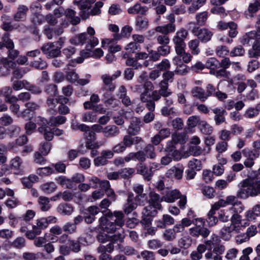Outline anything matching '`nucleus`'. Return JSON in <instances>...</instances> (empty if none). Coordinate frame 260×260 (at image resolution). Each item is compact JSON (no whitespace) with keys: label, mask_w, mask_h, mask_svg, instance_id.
<instances>
[{"label":"nucleus","mask_w":260,"mask_h":260,"mask_svg":"<svg viewBox=\"0 0 260 260\" xmlns=\"http://www.w3.org/2000/svg\"><path fill=\"white\" fill-rule=\"evenodd\" d=\"M102 229L107 233H114L120 229L124 224V215L121 211H114L106 216L100 218Z\"/></svg>","instance_id":"f257e3e1"},{"label":"nucleus","mask_w":260,"mask_h":260,"mask_svg":"<svg viewBox=\"0 0 260 260\" xmlns=\"http://www.w3.org/2000/svg\"><path fill=\"white\" fill-rule=\"evenodd\" d=\"M237 196L242 199L255 197L260 194V178H247L241 181L238 185Z\"/></svg>","instance_id":"f03ea898"},{"label":"nucleus","mask_w":260,"mask_h":260,"mask_svg":"<svg viewBox=\"0 0 260 260\" xmlns=\"http://www.w3.org/2000/svg\"><path fill=\"white\" fill-rule=\"evenodd\" d=\"M208 250L213 249V253L215 255L222 254L225 250V246L221 244V240L219 237L213 234L210 240H206L205 242Z\"/></svg>","instance_id":"7ed1b4c3"},{"label":"nucleus","mask_w":260,"mask_h":260,"mask_svg":"<svg viewBox=\"0 0 260 260\" xmlns=\"http://www.w3.org/2000/svg\"><path fill=\"white\" fill-rule=\"evenodd\" d=\"M152 83L150 81H146L143 86L136 85V89L140 93V99L143 102H147L150 99V92L153 89Z\"/></svg>","instance_id":"20e7f679"},{"label":"nucleus","mask_w":260,"mask_h":260,"mask_svg":"<svg viewBox=\"0 0 260 260\" xmlns=\"http://www.w3.org/2000/svg\"><path fill=\"white\" fill-rule=\"evenodd\" d=\"M240 226H234L233 224L224 225L220 230V238L225 241H230L235 233H239Z\"/></svg>","instance_id":"39448f33"},{"label":"nucleus","mask_w":260,"mask_h":260,"mask_svg":"<svg viewBox=\"0 0 260 260\" xmlns=\"http://www.w3.org/2000/svg\"><path fill=\"white\" fill-rule=\"evenodd\" d=\"M91 76L86 75L84 79H79V75L73 70L69 71L66 75V79L70 83L80 85H85L90 82Z\"/></svg>","instance_id":"423d86ee"},{"label":"nucleus","mask_w":260,"mask_h":260,"mask_svg":"<svg viewBox=\"0 0 260 260\" xmlns=\"http://www.w3.org/2000/svg\"><path fill=\"white\" fill-rule=\"evenodd\" d=\"M191 32L202 43H207L211 40L213 35L210 30L205 28L200 29L198 27H194Z\"/></svg>","instance_id":"0eeeda50"},{"label":"nucleus","mask_w":260,"mask_h":260,"mask_svg":"<svg viewBox=\"0 0 260 260\" xmlns=\"http://www.w3.org/2000/svg\"><path fill=\"white\" fill-rule=\"evenodd\" d=\"M95 2V0H75V3L81 10L80 15L83 19H86L88 17L91 5Z\"/></svg>","instance_id":"6e6552de"},{"label":"nucleus","mask_w":260,"mask_h":260,"mask_svg":"<svg viewBox=\"0 0 260 260\" xmlns=\"http://www.w3.org/2000/svg\"><path fill=\"white\" fill-rule=\"evenodd\" d=\"M41 49L43 52L49 58L57 57L61 53L59 47H58L54 43L46 44L42 47Z\"/></svg>","instance_id":"1a4fd4ad"},{"label":"nucleus","mask_w":260,"mask_h":260,"mask_svg":"<svg viewBox=\"0 0 260 260\" xmlns=\"http://www.w3.org/2000/svg\"><path fill=\"white\" fill-rule=\"evenodd\" d=\"M85 135L87 139L85 144L87 148L89 149H96L103 145V143L101 142H94L96 139L95 134L92 130L91 131L90 128L85 133Z\"/></svg>","instance_id":"9d476101"},{"label":"nucleus","mask_w":260,"mask_h":260,"mask_svg":"<svg viewBox=\"0 0 260 260\" xmlns=\"http://www.w3.org/2000/svg\"><path fill=\"white\" fill-rule=\"evenodd\" d=\"M4 41L6 43V48L8 49V58L10 59L14 60L19 55V51L14 49V44L12 40H8L7 37H5Z\"/></svg>","instance_id":"9b49d317"},{"label":"nucleus","mask_w":260,"mask_h":260,"mask_svg":"<svg viewBox=\"0 0 260 260\" xmlns=\"http://www.w3.org/2000/svg\"><path fill=\"white\" fill-rule=\"evenodd\" d=\"M183 170V167L178 164L170 169L166 173V176L169 178L180 179L182 177Z\"/></svg>","instance_id":"f8f14e48"},{"label":"nucleus","mask_w":260,"mask_h":260,"mask_svg":"<svg viewBox=\"0 0 260 260\" xmlns=\"http://www.w3.org/2000/svg\"><path fill=\"white\" fill-rule=\"evenodd\" d=\"M137 204L134 200V193L129 192L126 202L123 205V209L125 214H128L137 207Z\"/></svg>","instance_id":"ddd939ff"},{"label":"nucleus","mask_w":260,"mask_h":260,"mask_svg":"<svg viewBox=\"0 0 260 260\" xmlns=\"http://www.w3.org/2000/svg\"><path fill=\"white\" fill-rule=\"evenodd\" d=\"M116 40L115 39H106L102 41V46L103 48L109 47L108 50L112 53L120 51L121 49L120 46L118 45H113Z\"/></svg>","instance_id":"4468645a"},{"label":"nucleus","mask_w":260,"mask_h":260,"mask_svg":"<svg viewBox=\"0 0 260 260\" xmlns=\"http://www.w3.org/2000/svg\"><path fill=\"white\" fill-rule=\"evenodd\" d=\"M188 35V31L184 28H181L176 31L173 38V42L174 44L185 43L184 41Z\"/></svg>","instance_id":"2eb2a0df"},{"label":"nucleus","mask_w":260,"mask_h":260,"mask_svg":"<svg viewBox=\"0 0 260 260\" xmlns=\"http://www.w3.org/2000/svg\"><path fill=\"white\" fill-rule=\"evenodd\" d=\"M217 89H221L226 92H232L234 91L235 87L234 85L233 80L231 79L228 80L221 81L217 86Z\"/></svg>","instance_id":"dca6fc26"},{"label":"nucleus","mask_w":260,"mask_h":260,"mask_svg":"<svg viewBox=\"0 0 260 260\" xmlns=\"http://www.w3.org/2000/svg\"><path fill=\"white\" fill-rule=\"evenodd\" d=\"M28 8L27 6L21 5L17 8V12L14 15L13 18L16 21H24L26 17Z\"/></svg>","instance_id":"f3484780"},{"label":"nucleus","mask_w":260,"mask_h":260,"mask_svg":"<svg viewBox=\"0 0 260 260\" xmlns=\"http://www.w3.org/2000/svg\"><path fill=\"white\" fill-rule=\"evenodd\" d=\"M180 197V192L177 189H174L168 191L165 195L161 198V201H165L167 203H173L177 199Z\"/></svg>","instance_id":"a211bd4d"},{"label":"nucleus","mask_w":260,"mask_h":260,"mask_svg":"<svg viewBox=\"0 0 260 260\" xmlns=\"http://www.w3.org/2000/svg\"><path fill=\"white\" fill-rule=\"evenodd\" d=\"M212 111L215 114L214 120L216 125H219L225 121L224 115L226 112L223 108H216L212 109Z\"/></svg>","instance_id":"6ab92c4d"},{"label":"nucleus","mask_w":260,"mask_h":260,"mask_svg":"<svg viewBox=\"0 0 260 260\" xmlns=\"http://www.w3.org/2000/svg\"><path fill=\"white\" fill-rule=\"evenodd\" d=\"M189 152L191 155L194 156H199L200 155H206L210 151V148L207 149L205 148H202L198 145L190 146L188 149Z\"/></svg>","instance_id":"aec40b11"},{"label":"nucleus","mask_w":260,"mask_h":260,"mask_svg":"<svg viewBox=\"0 0 260 260\" xmlns=\"http://www.w3.org/2000/svg\"><path fill=\"white\" fill-rule=\"evenodd\" d=\"M10 166L15 174H20L23 171L22 160L19 156H16L12 159Z\"/></svg>","instance_id":"412c9836"},{"label":"nucleus","mask_w":260,"mask_h":260,"mask_svg":"<svg viewBox=\"0 0 260 260\" xmlns=\"http://www.w3.org/2000/svg\"><path fill=\"white\" fill-rule=\"evenodd\" d=\"M148 10V8L147 7L142 6L140 4L136 3L134 6L128 9L127 12L130 14H140L145 15Z\"/></svg>","instance_id":"4be33fe9"},{"label":"nucleus","mask_w":260,"mask_h":260,"mask_svg":"<svg viewBox=\"0 0 260 260\" xmlns=\"http://www.w3.org/2000/svg\"><path fill=\"white\" fill-rule=\"evenodd\" d=\"M149 197L150 199L148 201L149 204L152 206L154 209H158V210L161 209V205L160 203L162 201H161L159 196L154 192H150Z\"/></svg>","instance_id":"5701e85b"},{"label":"nucleus","mask_w":260,"mask_h":260,"mask_svg":"<svg viewBox=\"0 0 260 260\" xmlns=\"http://www.w3.org/2000/svg\"><path fill=\"white\" fill-rule=\"evenodd\" d=\"M176 29V26L174 23H168L166 25L157 26L155 28L157 32L162 34L164 35H167L169 33L174 32Z\"/></svg>","instance_id":"b1692460"},{"label":"nucleus","mask_w":260,"mask_h":260,"mask_svg":"<svg viewBox=\"0 0 260 260\" xmlns=\"http://www.w3.org/2000/svg\"><path fill=\"white\" fill-rule=\"evenodd\" d=\"M56 210L62 215H70L73 212L74 208L69 204L61 203L57 206Z\"/></svg>","instance_id":"393cba45"},{"label":"nucleus","mask_w":260,"mask_h":260,"mask_svg":"<svg viewBox=\"0 0 260 260\" xmlns=\"http://www.w3.org/2000/svg\"><path fill=\"white\" fill-rule=\"evenodd\" d=\"M197 222H200V224H197L198 229L199 236H201L204 238H207L210 233V231L206 227L204 226L205 223L204 219L202 218H198L196 219Z\"/></svg>","instance_id":"a878e982"},{"label":"nucleus","mask_w":260,"mask_h":260,"mask_svg":"<svg viewBox=\"0 0 260 260\" xmlns=\"http://www.w3.org/2000/svg\"><path fill=\"white\" fill-rule=\"evenodd\" d=\"M26 109L23 110L19 116L25 118L28 116L30 112H34L40 108L39 105L35 102H27L25 104Z\"/></svg>","instance_id":"bb28decb"},{"label":"nucleus","mask_w":260,"mask_h":260,"mask_svg":"<svg viewBox=\"0 0 260 260\" xmlns=\"http://www.w3.org/2000/svg\"><path fill=\"white\" fill-rule=\"evenodd\" d=\"M122 54L123 58L126 59L125 63L127 66L132 67L135 69L142 67L141 64L138 62L136 56L135 57H129L127 53H122Z\"/></svg>","instance_id":"cd10ccee"},{"label":"nucleus","mask_w":260,"mask_h":260,"mask_svg":"<svg viewBox=\"0 0 260 260\" xmlns=\"http://www.w3.org/2000/svg\"><path fill=\"white\" fill-rule=\"evenodd\" d=\"M258 216H260V204L255 205L245 213V217L248 220H254Z\"/></svg>","instance_id":"c85d7f7f"},{"label":"nucleus","mask_w":260,"mask_h":260,"mask_svg":"<svg viewBox=\"0 0 260 260\" xmlns=\"http://www.w3.org/2000/svg\"><path fill=\"white\" fill-rule=\"evenodd\" d=\"M140 123L139 119L136 117L133 118L127 129L128 133L132 135L136 134L139 131Z\"/></svg>","instance_id":"c756f323"},{"label":"nucleus","mask_w":260,"mask_h":260,"mask_svg":"<svg viewBox=\"0 0 260 260\" xmlns=\"http://www.w3.org/2000/svg\"><path fill=\"white\" fill-rule=\"evenodd\" d=\"M260 9V0L254 1L249 4L247 11L245 14L247 18L252 17L253 14L256 13Z\"/></svg>","instance_id":"7c9ffc66"},{"label":"nucleus","mask_w":260,"mask_h":260,"mask_svg":"<svg viewBox=\"0 0 260 260\" xmlns=\"http://www.w3.org/2000/svg\"><path fill=\"white\" fill-rule=\"evenodd\" d=\"M119 134V129L115 125H108L104 127V135L105 137H114L117 136Z\"/></svg>","instance_id":"2f4dec72"},{"label":"nucleus","mask_w":260,"mask_h":260,"mask_svg":"<svg viewBox=\"0 0 260 260\" xmlns=\"http://www.w3.org/2000/svg\"><path fill=\"white\" fill-rule=\"evenodd\" d=\"M142 140L141 137H132L129 135H126L123 137L122 143L126 147H129L133 144H136L140 143Z\"/></svg>","instance_id":"473e14b6"},{"label":"nucleus","mask_w":260,"mask_h":260,"mask_svg":"<svg viewBox=\"0 0 260 260\" xmlns=\"http://www.w3.org/2000/svg\"><path fill=\"white\" fill-rule=\"evenodd\" d=\"M101 79L105 86V87L107 88V90H109L110 92H112L114 90L115 86L112 83L113 79L112 76L107 74H104L101 76Z\"/></svg>","instance_id":"72a5a7b5"},{"label":"nucleus","mask_w":260,"mask_h":260,"mask_svg":"<svg viewBox=\"0 0 260 260\" xmlns=\"http://www.w3.org/2000/svg\"><path fill=\"white\" fill-rule=\"evenodd\" d=\"M137 173L142 175L145 180L149 181L152 177V173L149 171V168H147L142 163L140 164L139 167L137 169Z\"/></svg>","instance_id":"f704fd0d"},{"label":"nucleus","mask_w":260,"mask_h":260,"mask_svg":"<svg viewBox=\"0 0 260 260\" xmlns=\"http://www.w3.org/2000/svg\"><path fill=\"white\" fill-rule=\"evenodd\" d=\"M38 132L42 134L46 140L51 141L53 138V132L52 128L48 126H40L38 128Z\"/></svg>","instance_id":"c9c22d12"},{"label":"nucleus","mask_w":260,"mask_h":260,"mask_svg":"<svg viewBox=\"0 0 260 260\" xmlns=\"http://www.w3.org/2000/svg\"><path fill=\"white\" fill-rule=\"evenodd\" d=\"M254 40H255L256 42V32L251 31L242 36L241 38L240 42L243 45H247L252 43Z\"/></svg>","instance_id":"e433bc0d"},{"label":"nucleus","mask_w":260,"mask_h":260,"mask_svg":"<svg viewBox=\"0 0 260 260\" xmlns=\"http://www.w3.org/2000/svg\"><path fill=\"white\" fill-rule=\"evenodd\" d=\"M38 204L40 209L42 211H47L51 208V205L50 203V200L49 198L41 196L38 199Z\"/></svg>","instance_id":"4c0bfd02"},{"label":"nucleus","mask_w":260,"mask_h":260,"mask_svg":"<svg viewBox=\"0 0 260 260\" xmlns=\"http://www.w3.org/2000/svg\"><path fill=\"white\" fill-rule=\"evenodd\" d=\"M191 93L194 97L199 99L202 102H205L207 99L205 91L201 87H194L191 90Z\"/></svg>","instance_id":"58836bf2"},{"label":"nucleus","mask_w":260,"mask_h":260,"mask_svg":"<svg viewBox=\"0 0 260 260\" xmlns=\"http://www.w3.org/2000/svg\"><path fill=\"white\" fill-rule=\"evenodd\" d=\"M88 40L87 35L86 33H81L80 35L74 37L70 40L71 44L79 45H83Z\"/></svg>","instance_id":"ea45409f"},{"label":"nucleus","mask_w":260,"mask_h":260,"mask_svg":"<svg viewBox=\"0 0 260 260\" xmlns=\"http://www.w3.org/2000/svg\"><path fill=\"white\" fill-rule=\"evenodd\" d=\"M0 61L1 62V66H3V68L7 69V74L9 73V72L10 70L14 69L16 66V63L14 60L12 59L9 60L8 57H3L0 58Z\"/></svg>","instance_id":"a19ab883"},{"label":"nucleus","mask_w":260,"mask_h":260,"mask_svg":"<svg viewBox=\"0 0 260 260\" xmlns=\"http://www.w3.org/2000/svg\"><path fill=\"white\" fill-rule=\"evenodd\" d=\"M149 25L148 20L145 17H138L136 21V26L139 30L146 29Z\"/></svg>","instance_id":"79ce46f5"},{"label":"nucleus","mask_w":260,"mask_h":260,"mask_svg":"<svg viewBox=\"0 0 260 260\" xmlns=\"http://www.w3.org/2000/svg\"><path fill=\"white\" fill-rule=\"evenodd\" d=\"M97 119V115L95 111H87L82 115V120L86 122H95Z\"/></svg>","instance_id":"37998d69"},{"label":"nucleus","mask_w":260,"mask_h":260,"mask_svg":"<svg viewBox=\"0 0 260 260\" xmlns=\"http://www.w3.org/2000/svg\"><path fill=\"white\" fill-rule=\"evenodd\" d=\"M67 118L65 116H57L56 117H51L48 121V124L51 126H57L60 124H63L66 122Z\"/></svg>","instance_id":"c03bdc74"},{"label":"nucleus","mask_w":260,"mask_h":260,"mask_svg":"<svg viewBox=\"0 0 260 260\" xmlns=\"http://www.w3.org/2000/svg\"><path fill=\"white\" fill-rule=\"evenodd\" d=\"M232 213L230 208L228 209L221 210L218 214V219L223 222H226L231 220Z\"/></svg>","instance_id":"a18cd8bd"},{"label":"nucleus","mask_w":260,"mask_h":260,"mask_svg":"<svg viewBox=\"0 0 260 260\" xmlns=\"http://www.w3.org/2000/svg\"><path fill=\"white\" fill-rule=\"evenodd\" d=\"M199 127L201 132L204 135H211L213 130L212 126L206 121H201L199 124Z\"/></svg>","instance_id":"49530a36"},{"label":"nucleus","mask_w":260,"mask_h":260,"mask_svg":"<svg viewBox=\"0 0 260 260\" xmlns=\"http://www.w3.org/2000/svg\"><path fill=\"white\" fill-rule=\"evenodd\" d=\"M200 44V40L198 39L190 40L188 43V46L189 48L191 51L192 54L194 55H198L200 52V49L199 48Z\"/></svg>","instance_id":"de8ad7c7"},{"label":"nucleus","mask_w":260,"mask_h":260,"mask_svg":"<svg viewBox=\"0 0 260 260\" xmlns=\"http://www.w3.org/2000/svg\"><path fill=\"white\" fill-rule=\"evenodd\" d=\"M41 189L47 194L54 192L57 188L56 184L53 182H46L41 185Z\"/></svg>","instance_id":"09e8293b"},{"label":"nucleus","mask_w":260,"mask_h":260,"mask_svg":"<svg viewBox=\"0 0 260 260\" xmlns=\"http://www.w3.org/2000/svg\"><path fill=\"white\" fill-rule=\"evenodd\" d=\"M65 13L66 17L70 20L72 24L76 25L80 22V18L77 16H75L76 13L73 10L69 9L66 10Z\"/></svg>","instance_id":"8fccbe9b"},{"label":"nucleus","mask_w":260,"mask_h":260,"mask_svg":"<svg viewBox=\"0 0 260 260\" xmlns=\"http://www.w3.org/2000/svg\"><path fill=\"white\" fill-rule=\"evenodd\" d=\"M206 0H194L188 11L190 13H194L202 7L206 3Z\"/></svg>","instance_id":"3c124183"},{"label":"nucleus","mask_w":260,"mask_h":260,"mask_svg":"<svg viewBox=\"0 0 260 260\" xmlns=\"http://www.w3.org/2000/svg\"><path fill=\"white\" fill-rule=\"evenodd\" d=\"M259 112L255 107H248L244 112L243 116L247 119H252L257 116Z\"/></svg>","instance_id":"603ef678"},{"label":"nucleus","mask_w":260,"mask_h":260,"mask_svg":"<svg viewBox=\"0 0 260 260\" xmlns=\"http://www.w3.org/2000/svg\"><path fill=\"white\" fill-rule=\"evenodd\" d=\"M68 245L70 247L71 251L77 253L81 250V243L78 240L69 239Z\"/></svg>","instance_id":"864d4df0"},{"label":"nucleus","mask_w":260,"mask_h":260,"mask_svg":"<svg viewBox=\"0 0 260 260\" xmlns=\"http://www.w3.org/2000/svg\"><path fill=\"white\" fill-rule=\"evenodd\" d=\"M192 243V239L189 236L182 237L178 241V245L181 248L187 249L189 248Z\"/></svg>","instance_id":"5fc2aeb1"},{"label":"nucleus","mask_w":260,"mask_h":260,"mask_svg":"<svg viewBox=\"0 0 260 260\" xmlns=\"http://www.w3.org/2000/svg\"><path fill=\"white\" fill-rule=\"evenodd\" d=\"M242 153L245 157L252 158L253 160L259 156V152L257 150H250L248 149H244L242 151Z\"/></svg>","instance_id":"6e6d98bb"},{"label":"nucleus","mask_w":260,"mask_h":260,"mask_svg":"<svg viewBox=\"0 0 260 260\" xmlns=\"http://www.w3.org/2000/svg\"><path fill=\"white\" fill-rule=\"evenodd\" d=\"M135 173L134 168H125L119 170L120 176L124 179H128L133 176Z\"/></svg>","instance_id":"4d7b16f0"},{"label":"nucleus","mask_w":260,"mask_h":260,"mask_svg":"<svg viewBox=\"0 0 260 260\" xmlns=\"http://www.w3.org/2000/svg\"><path fill=\"white\" fill-rule=\"evenodd\" d=\"M37 174L40 176H48L54 173L53 168L46 167L44 168H39L37 170Z\"/></svg>","instance_id":"13d9d810"},{"label":"nucleus","mask_w":260,"mask_h":260,"mask_svg":"<svg viewBox=\"0 0 260 260\" xmlns=\"http://www.w3.org/2000/svg\"><path fill=\"white\" fill-rule=\"evenodd\" d=\"M159 86L160 87V90L159 91L161 92L162 96L168 97L171 95L172 92L168 89V82H166L165 81H161L159 84Z\"/></svg>","instance_id":"bf43d9fd"},{"label":"nucleus","mask_w":260,"mask_h":260,"mask_svg":"<svg viewBox=\"0 0 260 260\" xmlns=\"http://www.w3.org/2000/svg\"><path fill=\"white\" fill-rule=\"evenodd\" d=\"M219 61L215 57L208 58L205 63L206 68L214 70L219 67Z\"/></svg>","instance_id":"052dcab7"},{"label":"nucleus","mask_w":260,"mask_h":260,"mask_svg":"<svg viewBox=\"0 0 260 260\" xmlns=\"http://www.w3.org/2000/svg\"><path fill=\"white\" fill-rule=\"evenodd\" d=\"M208 17V12L204 11L196 15L197 24L202 26L205 24Z\"/></svg>","instance_id":"680f3d73"},{"label":"nucleus","mask_w":260,"mask_h":260,"mask_svg":"<svg viewBox=\"0 0 260 260\" xmlns=\"http://www.w3.org/2000/svg\"><path fill=\"white\" fill-rule=\"evenodd\" d=\"M188 166L189 169H193L196 171H200L202 168L201 161L196 158L190 160L188 162Z\"/></svg>","instance_id":"e2e57ef3"},{"label":"nucleus","mask_w":260,"mask_h":260,"mask_svg":"<svg viewBox=\"0 0 260 260\" xmlns=\"http://www.w3.org/2000/svg\"><path fill=\"white\" fill-rule=\"evenodd\" d=\"M27 85H28V81L26 80H16L13 82L12 87L14 90L18 91L23 88H25L26 89Z\"/></svg>","instance_id":"0e129e2a"},{"label":"nucleus","mask_w":260,"mask_h":260,"mask_svg":"<svg viewBox=\"0 0 260 260\" xmlns=\"http://www.w3.org/2000/svg\"><path fill=\"white\" fill-rule=\"evenodd\" d=\"M11 245L14 248L21 249L25 245V240L21 237H17L12 242Z\"/></svg>","instance_id":"69168bd1"},{"label":"nucleus","mask_w":260,"mask_h":260,"mask_svg":"<svg viewBox=\"0 0 260 260\" xmlns=\"http://www.w3.org/2000/svg\"><path fill=\"white\" fill-rule=\"evenodd\" d=\"M245 53V50L243 47L239 45L234 47L230 52V55L231 57L235 56H242Z\"/></svg>","instance_id":"338daca9"},{"label":"nucleus","mask_w":260,"mask_h":260,"mask_svg":"<svg viewBox=\"0 0 260 260\" xmlns=\"http://www.w3.org/2000/svg\"><path fill=\"white\" fill-rule=\"evenodd\" d=\"M137 257L138 258H142L143 260H155L153 252L148 250L142 251L140 254L137 256Z\"/></svg>","instance_id":"774afa93"}]
</instances>
